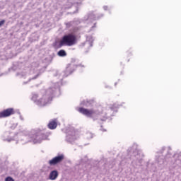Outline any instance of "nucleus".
I'll use <instances>...</instances> for the list:
<instances>
[{
    "instance_id": "6e6552de",
    "label": "nucleus",
    "mask_w": 181,
    "mask_h": 181,
    "mask_svg": "<svg viewBox=\"0 0 181 181\" xmlns=\"http://www.w3.org/2000/svg\"><path fill=\"white\" fill-rule=\"evenodd\" d=\"M99 119H100V121H107V119H108V117H107V113H100L99 114Z\"/></svg>"
},
{
    "instance_id": "f8f14e48",
    "label": "nucleus",
    "mask_w": 181,
    "mask_h": 181,
    "mask_svg": "<svg viewBox=\"0 0 181 181\" xmlns=\"http://www.w3.org/2000/svg\"><path fill=\"white\" fill-rule=\"evenodd\" d=\"M5 23V20H2L1 21H0V27L2 26V25H4Z\"/></svg>"
},
{
    "instance_id": "39448f33",
    "label": "nucleus",
    "mask_w": 181,
    "mask_h": 181,
    "mask_svg": "<svg viewBox=\"0 0 181 181\" xmlns=\"http://www.w3.org/2000/svg\"><path fill=\"white\" fill-rule=\"evenodd\" d=\"M64 159V156L60 155L54 157L52 160H49V165L50 166H54V165H57V163H60Z\"/></svg>"
},
{
    "instance_id": "0eeeda50",
    "label": "nucleus",
    "mask_w": 181,
    "mask_h": 181,
    "mask_svg": "<svg viewBox=\"0 0 181 181\" xmlns=\"http://www.w3.org/2000/svg\"><path fill=\"white\" fill-rule=\"evenodd\" d=\"M48 128L49 129H56L57 128V122L52 120L48 124Z\"/></svg>"
},
{
    "instance_id": "f257e3e1",
    "label": "nucleus",
    "mask_w": 181,
    "mask_h": 181,
    "mask_svg": "<svg viewBox=\"0 0 181 181\" xmlns=\"http://www.w3.org/2000/svg\"><path fill=\"white\" fill-rule=\"evenodd\" d=\"M77 43V36L74 33L64 35L60 41L61 46H74Z\"/></svg>"
},
{
    "instance_id": "9d476101",
    "label": "nucleus",
    "mask_w": 181,
    "mask_h": 181,
    "mask_svg": "<svg viewBox=\"0 0 181 181\" xmlns=\"http://www.w3.org/2000/svg\"><path fill=\"white\" fill-rule=\"evenodd\" d=\"M53 100V97H49L47 100L44 101V105H46V104H48V103H50Z\"/></svg>"
},
{
    "instance_id": "423d86ee",
    "label": "nucleus",
    "mask_w": 181,
    "mask_h": 181,
    "mask_svg": "<svg viewBox=\"0 0 181 181\" xmlns=\"http://www.w3.org/2000/svg\"><path fill=\"white\" fill-rule=\"evenodd\" d=\"M59 177V172L57 170H53L49 173V180H56Z\"/></svg>"
},
{
    "instance_id": "9b49d317",
    "label": "nucleus",
    "mask_w": 181,
    "mask_h": 181,
    "mask_svg": "<svg viewBox=\"0 0 181 181\" xmlns=\"http://www.w3.org/2000/svg\"><path fill=\"white\" fill-rule=\"evenodd\" d=\"M5 181H15V180H13L12 177H6Z\"/></svg>"
},
{
    "instance_id": "20e7f679",
    "label": "nucleus",
    "mask_w": 181,
    "mask_h": 181,
    "mask_svg": "<svg viewBox=\"0 0 181 181\" xmlns=\"http://www.w3.org/2000/svg\"><path fill=\"white\" fill-rule=\"evenodd\" d=\"M13 114H15V109L12 107L8 108L0 112V118H6L13 115Z\"/></svg>"
},
{
    "instance_id": "7ed1b4c3",
    "label": "nucleus",
    "mask_w": 181,
    "mask_h": 181,
    "mask_svg": "<svg viewBox=\"0 0 181 181\" xmlns=\"http://www.w3.org/2000/svg\"><path fill=\"white\" fill-rule=\"evenodd\" d=\"M45 139H47V136L45 134L38 133L33 136V142H34V144H39Z\"/></svg>"
},
{
    "instance_id": "f03ea898",
    "label": "nucleus",
    "mask_w": 181,
    "mask_h": 181,
    "mask_svg": "<svg viewBox=\"0 0 181 181\" xmlns=\"http://www.w3.org/2000/svg\"><path fill=\"white\" fill-rule=\"evenodd\" d=\"M78 111L81 114H83V115H86V117H89L90 118L95 114V110H94V109L88 110L84 107H79Z\"/></svg>"
},
{
    "instance_id": "ddd939ff",
    "label": "nucleus",
    "mask_w": 181,
    "mask_h": 181,
    "mask_svg": "<svg viewBox=\"0 0 181 181\" xmlns=\"http://www.w3.org/2000/svg\"><path fill=\"white\" fill-rule=\"evenodd\" d=\"M44 98H46V96H44Z\"/></svg>"
},
{
    "instance_id": "1a4fd4ad",
    "label": "nucleus",
    "mask_w": 181,
    "mask_h": 181,
    "mask_svg": "<svg viewBox=\"0 0 181 181\" xmlns=\"http://www.w3.org/2000/svg\"><path fill=\"white\" fill-rule=\"evenodd\" d=\"M58 56L60 57H64L65 56H67V53H66L64 49H61L58 52Z\"/></svg>"
}]
</instances>
